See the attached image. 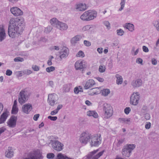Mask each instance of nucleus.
<instances>
[{
    "instance_id": "obj_1",
    "label": "nucleus",
    "mask_w": 159,
    "mask_h": 159,
    "mask_svg": "<svg viewBox=\"0 0 159 159\" xmlns=\"http://www.w3.org/2000/svg\"><path fill=\"white\" fill-rule=\"evenodd\" d=\"M25 25V23L23 18H11L8 27V32L9 36L12 38L18 36L24 30Z\"/></svg>"
},
{
    "instance_id": "obj_2",
    "label": "nucleus",
    "mask_w": 159,
    "mask_h": 159,
    "mask_svg": "<svg viewBox=\"0 0 159 159\" xmlns=\"http://www.w3.org/2000/svg\"><path fill=\"white\" fill-rule=\"evenodd\" d=\"M103 113L102 117L104 120L110 118L112 116L113 111L112 106L109 104L104 103L103 105Z\"/></svg>"
},
{
    "instance_id": "obj_3",
    "label": "nucleus",
    "mask_w": 159,
    "mask_h": 159,
    "mask_svg": "<svg viewBox=\"0 0 159 159\" xmlns=\"http://www.w3.org/2000/svg\"><path fill=\"white\" fill-rule=\"evenodd\" d=\"M97 16V12L94 11L89 10L84 12L80 16L83 21H88L93 20Z\"/></svg>"
},
{
    "instance_id": "obj_4",
    "label": "nucleus",
    "mask_w": 159,
    "mask_h": 159,
    "mask_svg": "<svg viewBox=\"0 0 159 159\" xmlns=\"http://www.w3.org/2000/svg\"><path fill=\"white\" fill-rule=\"evenodd\" d=\"M57 137L51 136L49 139L50 143H51L53 148L58 151L61 150L63 148V144L58 141Z\"/></svg>"
},
{
    "instance_id": "obj_5",
    "label": "nucleus",
    "mask_w": 159,
    "mask_h": 159,
    "mask_svg": "<svg viewBox=\"0 0 159 159\" xmlns=\"http://www.w3.org/2000/svg\"><path fill=\"white\" fill-rule=\"evenodd\" d=\"M42 152L39 150H37L30 152L26 154V157L22 159H43Z\"/></svg>"
},
{
    "instance_id": "obj_6",
    "label": "nucleus",
    "mask_w": 159,
    "mask_h": 159,
    "mask_svg": "<svg viewBox=\"0 0 159 159\" xmlns=\"http://www.w3.org/2000/svg\"><path fill=\"white\" fill-rule=\"evenodd\" d=\"M50 23L52 25L61 30H66L68 28V26L66 24L59 21L56 18L51 19Z\"/></svg>"
},
{
    "instance_id": "obj_7",
    "label": "nucleus",
    "mask_w": 159,
    "mask_h": 159,
    "mask_svg": "<svg viewBox=\"0 0 159 159\" xmlns=\"http://www.w3.org/2000/svg\"><path fill=\"white\" fill-rule=\"evenodd\" d=\"M135 147V145L134 144H127L122 149V153L123 156L127 157H129Z\"/></svg>"
},
{
    "instance_id": "obj_8",
    "label": "nucleus",
    "mask_w": 159,
    "mask_h": 159,
    "mask_svg": "<svg viewBox=\"0 0 159 159\" xmlns=\"http://www.w3.org/2000/svg\"><path fill=\"white\" fill-rule=\"evenodd\" d=\"M101 141L100 134L95 136L92 135L89 143L92 147H97L101 143Z\"/></svg>"
},
{
    "instance_id": "obj_9",
    "label": "nucleus",
    "mask_w": 159,
    "mask_h": 159,
    "mask_svg": "<svg viewBox=\"0 0 159 159\" xmlns=\"http://www.w3.org/2000/svg\"><path fill=\"white\" fill-rule=\"evenodd\" d=\"M98 149L94 150L90 152L85 158V159H98L102 156L105 152L104 150L98 153Z\"/></svg>"
},
{
    "instance_id": "obj_10",
    "label": "nucleus",
    "mask_w": 159,
    "mask_h": 159,
    "mask_svg": "<svg viewBox=\"0 0 159 159\" xmlns=\"http://www.w3.org/2000/svg\"><path fill=\"white\" fill-rule=\"evenodd\" d=\"M140 98V96L139 93L134 92L130 97V103L134 106L137 105L139 103V101Z\"/></svg>"
},
{
    "instance_id": "obj_11",
    "label": "nucleus",
    "mask_w": 159,
    "mask_h": 159,
    "mask_svg": "<svg viewBox=\"0 0 159 159\" xmlns=\"http://www.w3.org/2000/svg\"><path fill=\"white\" fill-rule=\"evenodd\" d=\"M92 134L85 132H83L80 135L79 141L83 144H86L88 141L90 142Z\"/></svg>"
},
{
    "instance_id": "obj_12",
    "label": "nucleus",
    "mask_w": 159,
    "mask_h": 159,
    "mask_svg": "<svg viewBox=\"0 0 159 159\" xmlns=\"http://www.w3.org/2000/svg\"><path fill=\"white\" fill-rule=\"evenodd\" d=\"M58 100L57 95L54 93L50 94L48 95V102L51 106H54L57 104Z\"/></svg>"
},
{
    "instance_id": "obj_13",
    "label": "nucleus",
    "mask_w": 159,
    "mask_h": 159,
    "mask_svg": "<svg viewBox=\"0 0 159 159\" xmlns=\"http://www.w3.org/2000/svg\"><path fill=\"white\" fill-rule=\"evenodd\" d=\"M28 98L29 96L27 92L24 90H22L18 96L19 102L21 104H23L27 101Z\"/></svg>"
},
{
    "instance_id": "obj_14",
    "label": "nucleus",
    "mask_w": 159,
    "mask_h": 159,
    "mask_svg": "<svg viewBox=\"0 0 159 159\" xmlns=\"http://www.w3.org/2000/svg\"><path fill=\"white\" fill-rule=\"evenodd\" d=\"M59 57L61 60L67 57L69 54V50L66 47H63L59 52Z\"/></svg>"
},
{
    "instance_id": "obj_15",
    "label": "nucleus",
    "mask_w": 159,
    "mask_h": 159,
    "mask_svg": "<svg viewBox=\"0 0 159 159\" xmlns=\"http://www.w3.org/2000/svg\"><path fill=\"white\" fill-rule=\"evenodd\" d=\"M17 117L14 116H11L7 122V125L11 128H14L16 125Z\"/></svg>"
},
{
    "instance_id": "obj_16",
    "label": "nucleus",
    "mask_w": 159,
    "mask_h": 159,
    "mask_svg": "<svg viewBox=\"0 0 159 159\" xmlns=\"http://www.w3.org/2000/svg\"><path fill=\"white\" fill-rule=\"evenodd\" d=\"M10 10L11 13L15 16H21L23 14V11L17 7H12L11 8Z\"/></svg>"
},
{
    "instance_id": "obj_17",
    "label": "nucleus",
    "mask_w": 159,
    "mask_h": 159,
    "mask_svg": "<svg viewBox=\"0 0 159 159\" xmlns=\"http://www.w3.org/2000/svg\"><path fill=\"white\" fill-rule=\"evenodd\" d=\"M32 109V105L29 103L24 104L22 107V111L26 114H29Z\"/></svg>"
},
{
    "instance_id": "obj_18",
    "label": "nucleus",
    "mask_w": 159,
    "mask_h": 159,
    "mask_svg": "<svg viewBox=\"0 0 159 159\" xmlns=\"http://www.w3.org/2000/svg\"><path fill=\"white\" fill-rule=\"evenodd\" d=\"M143 84L142 80L140 79H137L132 81L131 85L133 88H138L142 86Z\"/></svg>"
},
{
    "instance_id": "obj_19",
    "label": "nucleus",
    "mask_w": 159,
    "mask_h": 159,
    "mask_svg": "<svg viewBox=\"0 0 159 159\" xmlns=\"http://www.w3.org/2000/svg\"><path fill=\"white\" fill-rule=\"evenodd\" d=\"M85 66L84 62L81 60L77 61L75 64V68L77 70L83 69Z\"/></svg>"
},
{
    "instance_id": "obj_20",
    "label": "nucleus",
    "mask_w": 159,
    "mask_h": 159,
    "mask_svg": "<svg viewBox=\"0 0 159 159\" xmlns=\"http://www.w3.org/2000/svg\"><path fill=\"white\" fill-rule=\"evenodd\" d=\"M9 115V112L7 110L4 111L0 117V124L4 123L6 120Z\"/></svg>"
},
{
    "instance_id": "obj_21",
    "label": "nucleus",
    "mask_w": 159,
    "mask_h": 159,
    "mask_svg": "<svg viewBox=\"0 0 159 159\" xmlns=\"http://www.w3.org/2000/svg\"><path fill=\"white\" fill-rule=\"evenodd\" d=\"M6 34L4 26H0V42L2 41L6 38Z\"/></svg>"
},
{
    "instance_id": "obj_22",
    "label": "nucleus",
    "mask_w": 159,
    "mask_h": 159,
    "mask_svg": "<svg viewBox=\"0 0 159 159\" xmlns=\"http://www.w3.org/2000/svg\"><path fill=\"white\" fill-rule=\"evenodd\" d=\"M75 8L77 11H84L87 8L86 5L82 3L77 4L75 6Z\"/></svg>"
},
{
    "instance_id": "obj_23",
    "label": "nucleus",
    "mask_w": 159,
    "mask_h": 159,
    "mask_svg": "<svg viewBox=\"0 0 159 159\" xmlns=\"http://www.w3.org/2000/svg\"><path fill=\"white\" fill-rule=\"evenodd\" d=\"M95 84V82L94 80L92 79H90L86 82L84 88L85 89H87L92 87Z\"/></svg>"
},
{
    "instance_id": "obj_24",
    "label": "nucleus",
    "mask_w": 159,
    "mask_h": 159,
    "mask_svg": "<svg viewBox=\"0 0 159 159\" xmlns=\"http://www.w3.org/2000/svg\"><path fill=\"white\" fill-rule=\"evenodd\" d=\"M14 152L11 148H8L5 152V156L8 158H10L14 156Z\"/></svg>"
},
{
    "instance_id": "obj_25",
    "label": "nucleus",
    "mask_w": 159,
    "mask_h": 159,
    "mask_svg": "<svg viewBox=\"0 0 159 159\" xmlns=\"http://www.w3.org/2000/svg\"><path fill=\"white\" fill-rule=\"evenodd\" d=\"M18 111V108L17 107V102L16 100L14 102V104L12 108L11 113L13 114H17Z\"/></svg>"
},
{
    "instance_id": "obj_26",
    "label": "nucleus",
    "mask_w": 159,
    "mask_h": 159,
    "mask_svg": "<svg viewBox=\"0 0 159 159\" xmlns=\"http://www.w3.org/2000/svg\"><path fill=\"white\" fill-rule=\"evenodd\" d=\"M82 38L80 35H76L73 37L70 40V42L72 44H75Z\"/></svg>"
},
{
    "instance_id": "obj_27",
    "label": "nucleus",
    "mask_w": 159,
    "mask_h": 159,
    "mask_svg": "<svg viewBox=\"0 0 159 159\" xmlns=\"http://www.w3.org/2000/svg\"><path fill=\"white\" fill-rule=\"evenodd\" d=\"M124 27L127 29H128L129 31L132 32L134 30V26L132 24L130 23H127L124 26Z\"/></svg>"
},
{
    "instance_id": "obj_28",
    "label": "nucleus",
    "mask_w": 159,
    "mask_h": 159,
    "mask_svg": "<svg viewBox=\"0 0 159 159\" xmlns=\"http://www.w3.org/2000/svg\"><path fill=\"white\" fill-rule=\"evenodd\" d=\"M87 114L89 116H93L94 118H96L98 117L97 113L94 111H89L87 112Z\"/></svg>"
},
{
    "instance_id": "obj_29",
    "label": "nucleus",
    "mask_w": 159,
    "mask_h": 159,
    "mask_svg": "<svg viewBox=\"0 0 159 159\" xmlns=\"http://www.w3.org/2000/svg\"><path fill=\"white\" fill-rule=\"evenodd\" d=\"M100 92V90L99 88H95L91 89L89 91V94L91 95L99 93Z\"/></svg>"
},
{
    "instance_id": "obj_30",
    "label": "nucleus",
    "mask_w": 159,
    "mask_h": 159,
    "mask_svg": "<svg viewBox=\"0 0 159 159\" xmlns=\"http://www.w3.org/2000/svg\"><path fill=\"white\" fill-rule=\"evenodd\" d=\"M115 77L116 79V83L118 85L122 84L123 81L122 76L118 74H116L115 75Z\"/></svg>"
},
{
    "instance_id": "obj_31",
    "label": "nucleus",
    "mask_w": 159,
    "mask_h": 159,
    "mask_svg": "<svg viewBox=\"0 0 159 159\" xmlns=\"http://www.w3.org/2000/svg\"><path fill=\"white\" fill-rule=\"evenodd\" d=\"M118 121L121 123L129 124L130 122V118H121L118 119Z\"/></svg>"
},
{
    "instance_id": "obj_32",
    "label": "nucleus",
    "mask_w": 159,
    "mask_h": 159,
    "mask_svg": "<svg viewBox=\"0 0 159 159\" xmlns=\"http://www.w3.org/2000/svg\"><path fill=\"white\" fill-rule=\"evenodd\" d=\"M72 87V84H66L64 85L63 89L66 92H68Z\"/></svg>"
},
{
    "instance_id": "obj_33",
    "label": "nucleus",
    "mask_w": 159,
    "mask_h": 159,
    "mask_svg": "<svg viewBox=\"0 0 159 159\" xmlns=\"http://www.w3.org/2000/svg\"><path fill=\"white\" fill-rule=\"evenodd\" d=\"M102 94L104 96H107L110 93V90L108 89H104L102 90Z\"/></svg>"
},
{
    "instance_id": "obj_34",
    "label": "nucleus",
    "mask_w": 159,
    "mask_h": 159,
    "mask_svg": "<svg viewBox=\"0 0 159 159\" xmlns=\"http://www.w3.org/2000/svg\"><path fill=\"white\" fill-rule=\"evenodd\" d=\"M152 24L156 30L159 31V20L153 21L152 22Z\"/></svg>"
},
{
    "instance_id": "obj_35",
    "label": "nucleus",
    "mask_w": 159,
    "mask_h": 159,
    "mask_svg": "<svg viewBox=\"0 0 159 159\" xmlns=\"http://www.w3.org/2000/svg\"><path fill=\"white\" fill-rule=\"evenodd\" d=\"M60 46L57 45L52 46L50 48V50L52 51H58L60 49Z\"/></svg>"
},
{
    "instance_id": "obj_36",
    "label": "nucleus",
    "mask_w": 159,
    "mask_h": 159,
    "mask_svg": "<svg viewBox=\"0 0 159 159\" xmlns=\"http://www.w3.org/2000/svg\"><path fill=\"white\" fill-rule=\"evenodd\" d=\"M67 157L61 153H58L57 157L56 159H66Z\"/></svg>"
},
{
    "instance_id": "obj_37",
    "label": "nucleus",
    "mask_w": 159,
    "mask_h": 159,
    "mask_svg": "<svg viewBox=\"0 0 159 159\" xmlns=\"http://www.w3.org/2000/svg\"><path fill=\"white\" fill-rule=\"evenodd\" d=\"M54 58V57L52 55H50L48 57V60L47 61V64L49 66H51L52 65V60Z\"/></svg>"
},
{
    "instance_id": "obj_38",
    "label": "nucleus",
    "mask_w": 159,
    "mask_h": 159,
    "mask_svg": "<svg viewBox=\"0 0 159 159\" xmlns=\"http://www.w3.org/2000/svg\"><path fill=\"white\" fill-rule=\"evenodd\" d=\"M117 34L120 36H122L124 34V31L122 29H120L116 30Z\"/></svg>"
},
{
    "instance_id": "obj_39",
    "label": "nucleus",
    "mask_w": 159,
    "mask_h": 159,
    "mask_svg": "<svg viewBox=\"0 0 159 159\" xmlns=\"http://www.w3.org/2000/svg\"><path fill=\"white\" fill-rule=\"evenodd\" d=\"M55 69L54 67L51 66L47 68L46 69V70L48 73H50L51 72L54 71Z\"/></svg>"
},
{
    "instance_id": "obj_40",
    "label": "nucleus",
    "mask_w": 159,
    "mask_h": 159,
    "mask_svg": "<svg viewBox=\"0 0 159 159\" xmlns=\"http://www.w3.org/2000/svg\"><path fill=\"white\" fill-rule=\"evenodd\" d=\"M125 3V0H121L120 3V5L121 6L120 7L119 9L120 11H122L124 7Z\"/></svg>"
},
{
    "instance_id": "obj_41",
    "label": "nucleus",
    "mask_w": 159,
    "mask_h": 159,
    "mask_svg": "<svg viewBox=\"0 0 159 159\" xmlns=\"http://www.w3.org/2000/svg\"><path fill=\"white\" fill-rule=\"evenodd\" d=\"M84 56V52L82 51H80L76 55V57H83Z\"/></svg>"
},
{
    "instance_id": "obj_42",
    "label": "nucleus",
    "mask_w": 159,
    "mask_h": 159,
    "mask_svg": "<svg viewBox=\"0 0 159 159\" xmlns=\"http://www.w3.org/2000/svg\"><path fill=\"white\" fill-rule=\"evenodd\" d=\"M135 47H133L131 50V53L132 54H134V55H136L139 52V49L137 48L135 51Z\"/></svg>"
},
{
    "instance_id": "obj_43",
    "label": "nucleus",
    "mask_w": 159,
    "mask_h": 159,
    "mask_svg": "<svg viewBox=\"0 0 159 159\" xmlns=\"http://www.w3.org/2000/svg\"><path fill=\"white\" fill-rule=\"evenodd\" d=\"M92 25H87L84 26L82 28V30L83 31H86L90 30L92 27Z\"/></svg>"
},
{
    "instance_id": "obj_44",
    "label": "nucleus",
    "mask_w": 159,
    "mask_h": 159,
    "mask_svg": "<svg viewBox=\"0 0 159 159\" xmlns=\"http://www.w3.org/2000/svg\"><path fill=\"white\" fill-rule=\"evenodd\" d=\"M106 67L104 66L101 65L99 67V71L101 73H103L105 71Z\"/></svg>"
},
{
    "instance_id": "obj_45",
    "label": "nucleus",
    "mask_w": 159,
    "mask_h": 159,
    "mask_svg": "<svg viewBox=\"0 0 159 159\" xmlns=\"http://www.w3.org/2000/svg\"><path fill=\"white\" fill-rule=\"evenodd\" d=\"M14 61L15 62H23L24 61V59L22 58L19 57L15 58L14 59Z\"/></svg>"
},
{
    "instance_id": "obj_46",
    "label": "nucleus",
    "mask_w": 159,
    "mask_h": 159,
    "mask_svg": "<svg viewBox=\"0 0 159 159\" xmlns=\"http://www.w3.org/2000/svg\"><path fill=\"white\" fill-rule=\"evenodd\" d=\"M104 25L107 27V29L109 30L111 28L110 24L108 21H105L103 22Z\"/></svg>"
},
{
    "instance_id": "obj_47",
    "label": "nucleus",
    "mask_w": 159,
    "mask_h": 159,
    "mask_svg": "<svg viewBox=\"0 0 159 159\" xmlns=\"http://www.w3.org/2000/svg\"><path fill=\"white\" fill-rule=\"evenodd\" d=\"M52 28L50 26H48L46 28H45L44 30V32L46 33H49L52 30Z\"/></svg>"
},
{
    "instance_id": "obj_48",
    "label": "nucleus",
    "mask_w": 159,
    "mask_h": 159,
    "mask_svg": "<svg viewBox=\"0 0 159 159\" xmlns=\"http://www.w3.org/2000/svg\"><path fill=\"white\" fill-rule=\"evenodd\" d=\"M118 142L117 144H116V142H115L114 144L113 145L114 146L115 144H116L117 146L118 147L120 146V145L123 143L124 142V140L123 139H120L119 140H117Z\"/></svg>"
},
{
    "instance_id": "obj_49",
    "label": "nucleus",
    "mask_w": 159,
    "mask_h": 159,
    "mask_svg": "<svg viewBox=\"0 0 159 159\" xmlns=\"http://www.w3.org/2000/svg\"><path fill=\"white\" fill-rule=\"evenodd\" d=\"M23 73L24 74L28 75L32 73V71L30 70H26L23 71Z\"/></svg>"
},
{
    "instance_id": "obj_50",
    "label": "nucleus",
    "mask_w": 159,
    "mask_h": 159,
    "mask_svg": "<svg viewBox=\"0 0 159 159\" xmlns=\"http://www.w3.org/2000/svg\"><path fill=\"white\" fill-rule=\"evenodd\" d=\"M131 111V109L129 107H126L124 109V112L127 115Z\"/></svg>"
},
{
    "instance_id": "obj_51",
    "label": "nucleus",
    "mask_w": 159,
    "mask_h": 159,
    "mask_svg": "<svg viewBox=\"0 0 159 159\" xmlns=\"http://www.w3.org/2000/svg\"><path fill=\"white\" fill-rule=\"evenodd\" d=\"M143 60L140 58H137L136 60V63L139 64H140L141 65H143Z\"/></svg>"
},
{
    "instance_id": "obj_52",
    "label": "nucleus",
    "mask_w": 159,
    "mask_h": 159,
    "mask_svg": "<svg viewBox=\"0 0 159 159\" xmlns=\"http://www.w3.org/2000/svg\"><path fill=\"white\" fill-rule=\"evenodd\" d=\"M80 90L79 88H78L77 87H76L75 88L74 90V91L75 93L76 94L78 93H79L80 92H81V90H82L81 88H80Z\"/></svg>"
},
{
    "instance_id": "obj_53",
    "label": "nucleus",
    "mask_w": 159,
    "mask_h": 159,
    "mask_svg": "<svg viewBox=\"0 0 159 159\" xmlns=\"http://www.w3.org/2000/svg\"><path fill=\"white\" fill-rule=\"evenodd\" d=\"M84 43L85 46H87V47L90 46L91 44L90 42H89L88 41H87V40H85L84 41Z\"/></svg>"
},
{
    "instance_id": "obj_54",
    "label": "nucleus",
    "mask_w": 159,
    "mask_h": 159,
    "mask_svg": "<svg viewBox=\"0 0 159 159\" xmlns=\"http://www.w3.org/2000/svg\"><path fill=\"white\" fill-rule=\"evenodd\" d=\"M48 119L53 121H55L56 120L57 118V116H48Z\"/></svg>"
},
{
    "instance_id": "obj_55",
    "label": "nucleus",
    "mask_w": 159,
    "mask_h": 159,
    "mask_svg": "<svg viewBox=\"0 0 159 159\" xmlns=\"http://www.w3.org/2000/svg\"><path fill=\"white\" fill-rule=\"evenodd\" d=\"M33 70L35 71H38L39 70V67L36 65H33L32 66Z\"/></svg>"
},
{
    "instance_id": "obj_56",
    "label": "nucleus",
    "mask_w": 159,
    "mask_h": 159,
    "mask_svg": "<svg viewBox=\"0 0 159 159\" xmlns=\"http://www.w3.org/2000/svg\"><path fill=\"white\" fill-rule=\"evenodd\" d=\"M54 155L52 153H49L47 155V157L49 159L52 158L54 157Z\"/></svg>"
},
{
    "instance_id": "obj_57",
    "label": "nucleus",
    "mask_w": 159,
    "mask_h": 159,
    "mask_svg": "<svg viewBox=\"0 0 159 159\" xmlns=\"http://www.w3.org/2000/svg\"><path fill=\"white\" fill-rule=\"evenodd\" d=\"M151 123L149 122H147L145 125V128L147 129H149L151 127Z\"/></svg>"
},
{
    "instance_id": "obj_58",
    "label": "nucleus",
    "mask_w": 159,
    "mask_h": 159,
    "mask_svg": "<svg viewBox=\"0 0 159 159\" xmlns=\"http://www.w3.org/2000/svg\"><path fill=\"white\" fill-rule=\"evenodd\" d=\"M143 50V52H149V49L146 46H143L142 47Z\"/></svg>"
},
{
    "instance_id": "obj_59",
    "label": "nucleus",
    "mask_w": 159,
    "mask_h": 159,
    "mask_svg": "<svg viewBox=\"0 0 159 159\" xmlns=\"http://www.w3.org/2000/svg\"><path fill=\"white\" fill-rule=\"evenodd\" d=\"M12 71L10 70H7L6 74L7 75L10 76L12 75Z\"/></svg>"
},
{
    "instance_id": "obj_60",
    "label": "nucleus",
    "mask_w": 159,
    "mask_h": 159,
    "mask_svg": "<svg viewBox=\"0 0 159 159\" xmlns=\"http://www.w3.org/2000/svg\"><path fill=\"white\" fill-rule=\"evenodd\" d=\"M152 63L153 65H156L157 64V61L155 59L153 58L152 59Z\"/></svg>"
},
{
    "instance_id": "obj_61",
    "label": "nucleus",
    "mask_w": 159,
    "mask_h": 159,
    "mask_svg": "<svg viewBox=\"0 0 159 159\" xmlns=\"http://www.w3.org/2000/svg\"><path fill=\"white\" fill-rule=\"evenodd\" d=\"M39 116V114H36L33 117V119L35 121H36L38 120V118Z\"/></svg>"
},
{
    "instance_id": "obj_62",
    "label": "nucleus",
    "mask_w": 159,
    "mask_h": 159,
    "mask_svg": "<svg viewBox=\"0 0 159 159\" xmlns=\"http://www.w3.org/2000/svg\"><path fill=\"white\" fill-rule=\"evenodd\" d=\"M24 74L23 71H18L17 72V75L20 77H21Z\"/></svg>"
},
{
    "instance_id": "obj_63",
    "label": "nucleus",
    "mask_w": 159,
    "mask_h": 159,
    "mask_svg": "<svg viewBox=\"0 0 159 159\" xmlns=\"http://www.w3.org/2000/svg\"><path fill=\"white\" fill-rule=\"evenodd\" d=\"M145 118L146 120H149L150 118V115L148 113H147L145 115Z\"/></svg>"
},
{
    "instance_id": "obj_64",
    "label": "nucleus",
    "mask_w": 159,
    "mask_h": 159,
    "mask_svg": "<svg viewBox=\"0 0 159 159\" xmlns=\"http://www.w3.org/2000/svg\"><path fill=\"white\" fill-rule=\"evenodd\" d=\"M58 111L56 109L52 111L50 113V114L52 116L58 113Z\"/></svg>"
}]
</instances>
